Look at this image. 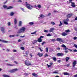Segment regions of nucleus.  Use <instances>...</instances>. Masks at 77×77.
<instances>
[{
    "instance_id": "nucleus-61",
    "label": "nucleus",
    "mask_w": 77,
    "mask_h": 77,
    "mask_svg": "<svg viewBox=\"0 0 77 77\" xmlns=\"http://www.w3.org/2000/svg\"><path fill=\"white\" fill-rule=\"evenodd\" d=\"M44 36H41L40 37V39H41V38H44Z\"/></svg>"
},
{
    "instance_id": "nucleus-21",
    "label": "nucleus",
    "mask_w": 77,
    "mask_h": 77,
    "mask_svg": "<svg viewBox=\"0 0 77 77\" xmlns=\"http://www.w3.org/2000/svg\"><path fill=\"white\" fill-rule=\"evenodd\" d=\"M7 65L8 66H14V64H7Z\"/></svg>"
},
{
    "instance_id": "nucleus-44",
    "label": "nucleus",
    "mask_w": 77,
    "mask_h": 77,
    "mask_svg": "<svg viewBox=\"0 0 77 77\" xmlns=\"http://www.w3.org/2000/svg\"><path fill=\"white\" fill-rule=\"evenodd\" d=\"M38 49H39V50H40V51L41 52L42 51H43V50L42 49H41V48H38Z\"/></svg>"
},
{
    "instance_id": "nucleus-24",
    "label": "nucleus",
    "mask_w": 77,
    "mask_h": 77,
    "mask_svg": "<svg viewBox=\"0 0 77 77\" xmlns=\"http://www.w3.org/2000/svg\"><path fill=\"white\" fill-rule=\"evenodd\" d=\"M29 24H30V25L31 26H32V25H33V24H34V23H33V22H31L29 23Z\"/></svg>"
},
{
    "instance_id": "nucleus-36",
    "label": "nucleus",
    "mask_w": 77,
    "mask_h": 77,
    "mask_svg": "<svg viewBox=\"0 0 77 77\" xmlns=\"http://www.w3.org/2000/svg\"><path fill=\"white\" fill-rule=\"evenodd\" d=\"M65 21H66V22H68L69 21V19L67 18L66 20H64Z\"/></svg>"
},
{
    "instance_id": "nucleus-53",
    "label": "nucleus",
    "mask_w": 77,
    "mask_h": 77,
    "mask_svg": "<svg viewBox=\"0 0 77 77\" xmlns=\"http://www.w3.org/2000/svg\"><path fill=\"white\" fill-rule=\"evenodd\" d=\"M14 28V29H18V28L17 27V26H15Z\"/></svg>"
},
{
    "instance_id": "nucleus-12",
    "label": "nucleus",
    "mask_w": 77,
    "mask_h": 77,
    "mask_svg": "<svg viewBox=\"0 0 77 77\" xmlns=\"http://www.w3.org/2000/svg\"><path fill=\"white\" fill-rule=\"evenodd\" d=\"M0 42H4V43H8V42H9L8 41H6L4 40H2L1 39H0Z\"/></svg>"
},
{
    "instance_id": "nucleus-54",
    "label": "nucleus",
    "mask_w": 77,
    "mask_h": 77,
    "mask_svg": "<svg viewBox=\"0 0 77 77\" xmlns=\"http://www.w3.org/2000/svg\"><path fill=\"white\" fill-rule=\"evenodd\" d=\"M54 13H56L57 12H58V11H54Z\"/></svg>"
},
{
    "instance_id": "nucleus-30",
    "label": "nucleus",
    "mask_w": 77,
    "mask_h": 77,
    "mask_svg": "<svg viewBox=\"0 0 77 77\" xmlns=\"http://www.w3.org/2000/svg\"><path fill=\"white\" fill-rule=\"evenodd\" d=\"M14 12H11L10 15L11 16H13V15H14Z\"/></svg>"
},
{
    "instance_id": "nucleus-31",
    "label": "nucleus",
    "mask_w": 77,
    "mask_h": 77,
    "mask_svg": "<svg viewBox=\"0 0 77 77\" xmlns=\"http://www.w3.org/2000/svg\"><path fill=\"white\" fill-rule=\"evenodd\" d=\"M36 32H37V31H35L34 32H32L31 33V35H33V34H36Z\"/></svg>"
},
{
    "instance_id": "nucleus-19",
    "label": "nucleus",
    "mask_w": 77,
    "mask_h": 77,
    "mask_svg": "<svg viewBox=\"0 0 77 77\" xmlns=\"http://www.w3.org/2000/svg\"><path fill=\"white\" fill-rule=\"evenodd\" d=\"M17 23V19H16V18H15L14 20V24L15 25H16V24Z\"/></svg>"
},
{
    "instance_id": "nucleus-40",
    "label": "nucleus",
    "mask_w": 77,
    "mask_h": 77,
    "mask_svg": "<svg viewBox=\"0 0 77 77\" xmlns=\"http://www.w3.org/2000/svg\"><path fill=\"white\" fill-rule=\"evenodd\" d=\"M46 43L45 42H43L42 43V45H43L44 44H46Z\"/></svg>"
},
{
    "instance_id": "nucleus-45",
    "label": "nucleus",
    "mask_w": 77,
    "mask_h": 77,
    "mask_svg": "<svg viewBox=\"0 0 77 77\" xmlns=\"http://www.w3.org/2000/svg\"><path fill=\"white\" fill-rule=\"evenodd\" d=\"M77 37H74L73 38V39H74V40H76V39H77Z\"/></svg>"
},
{
    "instance_id": "nucleus-51",
    "label": "nucleus",
    "mask_w": 77,
    "mask_h": 77,
    "mask_svg": "<svg viewBox=\"0 0 77 77\" xmlns=\"http://www.w3.org/2000/svg\"><path fill=\"white\" fill-rule=\"evenodd\" d=\"M74 45L75 47V48H77V45L75 44Z\"/></svg>"
},
{
    "instance_id": "nucleus-57",
    "label": "nucleus",
    "mask_w": 77,
    "mask_h": 77,
    "mask_svg": "<svg viewBox=\"0 0 77 77\" xmlns=\"http://www.w3.org/2000/svg\"><path fill=\"white\" fill-rule=\"evenodd\" d=\"M69 3H71V2H72V0H69Z\"/></svg>"
},
{
    "instance_id": "nucleus-52",
    "label": "nucleus",
    "mask_w": 77,
    "mask_h": 77,
    "mask_svg": "<svg viewBox=\"0 0 77 77\" xmlns=\"http://www.w3.org/2000/svg\"><path fill=\"white\" fill-rule=\"evenodd\" d=\"M21 49L23 50H24V48L23 47H21Z\"/></svg>"
},
{
    "instance_id": "nucleus-37",
    "label": "nucleus",
    "mask_w": 77,
    "mask_h": 77,
    "mask_svg": "<svg viewBox=\"0 0 77 77\" xmlns=\"http://www.w3.org/2000/svg\"><path fill=\"white\" fill-rule=\"evenodd\" d=\"M37 7L38 8H41V6L39 5H37Z\"/></svg>"
},
{
    "instance_id": "nucleus-8",
    "label": "nucleus",
    "mask_w": 77,
    "mask_h": 77,
    "mask_svg": "<svg viewBox=\"0 0 77 77\" xmlns=\"http://www.w3.org/2000/svg\"><path fill=\"white\" fill-rule=\"evenodd\" d=\"M57 55L58 56H64V54L62 53H58Z\"/></svg>"
},
{
    "instance_id": "nucleus-62",
    "label": "nucleus",
    "mask_w": 77,
    "mask_h": 77,
    "mask_svg": "<svg viewBox=\"0 0 77 77\" xmlns=\"http://www.w3.org/2000/svg\"><path fill=\"white\" fill-rule=\"evenodd\" d=\"M47 56H48V55L47 54H46L45 55V57H47Z\"/></svg>"
},
{
    "instance_id": "nucleus-55",
    "label": "nucleus",
    "mask_w": 77,
    "mask_h": 77,
    "mask_svg": "<svg viewBox=\"0 0 77 77\" xmlns=\"http://www.w3.org/2000/svg\"><path fill=\"white\" fill-rule=\"evenodd\" d=\"M24 75H29V74H28V73H25L24 74Z\"/></svg>"
},
{
    "instance_id": "nucleus-25",
    "label": "nucleus",
    "mask_w": 77,
    "mask_h": 77,
    "mask_svg": "<svg viewBox=\"0 0 77 77\" xmlns=\"http://www.w3.org/2000/svg\"><path fill=\"white\" fill-rule=\"evenodd\" d=\"M12 8H13V7L12 6H9L8 7V9H12Z\"/></svg>"
},
{
    "instance_id": "nucleus-49",
    "label": "nucleus",
    "mask_w": 77,
    "mask_h": 77,
    "mask_svg": "<svg viewBox=\"0 0 77 77\" xmlns=\"http://www.w3.org/2000/svg\"><path fill=\"white\" fill-rule=\"evenodd\" d=\"M70 65V64L69 63L67 65H66V66L67 67H68V66H69Z\"/></svg>"
},
{
    "instance_id": "nucleus-23",
    "label": "nucleus",
    "mask_w": 77,
    "mask_h": 77,
    "mask_svg": "<svg viewBox=\"0 0 77 77\" xmlns=\"http://www.w3.org/2000/svg\"><path fill=\"white\" fill-rule=\"evenodd\" d=\"M52 59L54 62L56 61V57H53Z\"/></svg>"
},
{
    "instance_id": "nucleus-16",
    "label": "nucleus",
    "mask_w": 77,
    "mask_h": 77,
    "mask_svg": "<svg viewBox=\"0 0 77 77\" xmlns=\"http://www.w3.org/2000/svg\"><path fill=\"white\" fill-rule=\"evenodd\" d=\"M63 74L65 75H69V73L67 72H64L63 73Z\"/></svg>"
},
{
    "instance_id": "nucleus-22",
    "label": "nucleus",
    "mask_w": 77,
    "mask_h": 77,
    "mask_svg": "<svg viewBox=\"0 0 77 77\" xmlns=\"http://www.w3.org/2000/svg\"><path fill=\"white\" fill-rule=\"evenodd\" d=\"M19 26H22V22L21 21H20Z\"/></svg>"
},
{
    "instance_id": "nucleus-1",
    "label": "nucleus",
    "mask_w": 77,
    "mask_h": 77,
    "mask_svg": "<svg viewBox=\"0 0 77 77\" xmlns=\"http://www.w3.org/2000/svg\"><path fill=\"white\" fill-rule=\"evenodd\" d=\"M61 47H63V48H64L63 49V50H65V51H64L65 53H67L68 52V51H67V50H70V51H72V50L66 48V46L64 45H61Z\"/></svg>"
},
{
    "instance_id": "nucleus-34",
    "label": "nucleus",
    "mask_w": 77,
    "mask_h": 77,
    "mask_svg": "<svg viewBox=\"0 0 77 77\" xmlns=\"http://www.w3.org/2000/svg\"><path fill=\"white\" fill-rule=\"evenodd\" d=\"M37 41H38L37 40H34V42H32V44H35V43H36L37 42Z\"/></svg>"
},
{
    "instance_id": "nucleus-18",
    "label": "nucleus",
    "mask_w": 77,
    "mask_h": 77,
    "mask_svg": "<svg viewBox=\"0 0 77 77\" xmlns=\"http://www.w3.org/2000/svg\"><path fill=\"white\" fill-rule=\"evenodd\" d=\"M38 41L39 42H41L42 41V40L41 38H39L38 39Z\"/></svg>"
},
{
    "instance_id": "nucleus-2",
    "label": "nucleus",
    "mask_w": 77,
    "mask_h": 77,
    "mask_svg": "<svg viewBox=\"0 0 77 77\" xmlns=\"http://www.w3.org/2000/svg\"><path fill=\"white\" fill-rule=\"evenodd\" d=\"M26 30V28L25 27H22L20 30H19L17 33H24Z\"/></svg>"
},
{
    "instance_id": "nucleus-20",
    "label": "nucleus",
    "mask_w": 77,
    "mask_h": 77,
    "mask_svg": "<svg viewBox=\"0 0 77 77\" xmlns=\"http://www.w3.org/2000/svg\"><path fill=\"white\" fill-rule=\"evenodd\" d=\"M71 17H72V14H69L66 15L67 18H70Z\"/></svg>"
},
{
    "instance_id": "nucleus-32",
    "label": "nucleus",
    "mask_w": 77,
    "mask_h": 77,
    "mask_svg": "<svg viewBox=\"0 0 77 77\" xmlns=\"http://www.w3.org/2000/svg\"><path fill=\"white\" fill-rule=\"evenodd\" d=\"M51 23L52 25H55V23L53 22H51Z\"/></svg>"
},
{
    "instance_id": "nucleus-11",
    "label": "nucleus",
    "mask_w": 77,
    "mask_h": 77,
    "mask_svg": "<svg viewBox=\"0 0 77 77\" xmlns=\"http://www.w3.org/2000/svg\"><path fill=\"white\" fill-rule=\"evenodd\" d=\"M71 6H72V7H73V8H74V7H75V5L74 4H75V3L74 2H71Z\"/></svg>"
},
{
    "instance_id": "nucleus-38",
    "label": "nucleus",
    "mask_w": 77,
    "mask_h": 77,
    "mask_svg": "<svg viewBox=\"0 0 77 77\" xmlns=\"http://www.w3.org/2000/svg\"><path fill=\"white\" fill-rule=\"evenodd\" d=\"M62 22H61V21L60 22V24L59 25V26L60 27V26H62Z\"/></svg>"
},
{
    "instance_id": "nucleus-46",
    "label": "nucleus",
    "mask_w": 77,
    "mask_h": 77,
    "mask_svg": "<svg viewBox=\"0 0 77 77\" xmlns=\"http://www.w3.org/2000/svg\"><path fill=\"white\" fill-rule=\"evenodd\" d=\"M51 41H52V42H54V41H56V40L55 39H52Z\"/></svg>"
},
{
    "instance_id": "nucleus-4",
    "label": "nucleus",
    "mask_w": 77,
    "mask_h": 77,
    "mask_svg": "<svg viewBox=\"0 0 77 77\" xmlns=\"http://www.w3.org/2000/svg\"><path fill=\"white\" fill-rule=\"evenodd\" d=\"M17 71H18V69L16 68L9 70L8 72H10V73H14V72Z\"/></svg>"
},
{
    "instance_id": "nucleus-43",
    "label": "nucleus",
    "mask_w": 77,
    "mask_h": 77,
    "mask_svg": "<svg viewBox=\"0 0 77 77\" xmlns=\"http://www.w3.org/2000/svg\"><path fill=\"white\" fill-rule=\"evenodd\" d=\"M56 49L58 50H60V47H57L56 48Z\"/></svg>"
},
{
    "instance_id": "nucleus-41",
    "label": "nucleus",
    "mask_w": 77,
    "mask_h": 77,
    "mask_svg": "<svg viewBox=\"0 0 77 77\" xmlns=\"http://www.w3.org/2000/svg\"><path fill=\"white\" fill-rule=\"evenodd\" d=\"M47 36H51V35L50 34L48 33L47 34Z\"/></svg>"
},
{
    "instance_id": "nucleus-27",
    "label": "nucleus",
    "mask_w": 77,
    "mask_h": 77,
    "mask_svg": "<svg viewBox=\"0 0 77 77\" xmlns=\"http://www.w3.org/2000/svg\"><path fill=\"white\" fill-rule=\"evenodd\" d=\"M65 32L66 33H69V32H70V30L69 29H67L65 31Z\"/></svg>"
},
{
    "instance_id": "nucleus-42",
    "label": "nucleus",
    "mask_w": 77,
    "mask_h": 77,
    "mask_svg": "<svg viewBox=\"0 0 77 77\" xmlns=\"http://www.w3.org/2000/svg\"><path fill=\"white\" fill-rule=\"evenodd\" d=\"M44 32H45V33H48V30L45 29L44 31Z\"/></svg>"
},
{
    "instance_id": "nucleus-6",
    "label": "nucleus",
    "mask_w": 77,
    "mask_h": 77,
    "mask_svg": "<svg viewBox=\"0 0 77 77\" xmlns=\"http://www.w3.org/2000/svg\"><path fill=\"white\" fill-rule=\"evenodd\" d=\"M57 41H58L59 42H64V41L62 39L60 38H58L57 39Z\"/></svg>"
},
{
    "instance_id": "nucleus-39",
    "label": "nucleus",
    "mask_w": 77,
    "mask_h": 77,
    "mask_svg": "<svg viewBox=\"0 0 77 77\" xmlns=\"http://www.w3.org/2000/svg\"><path fill=\"white\" fill-rule=\"evenodd\" d=\"M40 17H41V18H44V15H43V14H41L40 15Z\"/></svg>"
},
{
    "instance_id": "nucleus-5",
    "label": "nucleus",
    "mask_w": 77,
    "mask_h": 77,
    "mask_svg": "<svg viewBox=\"0 0 77 77\" xmlns=\"http://www.w3.org/2000/svg\"><path fill=\"white\" fill-rule=\"evenodd\" d=\"M25 62L26 65L27 66H30L31 65L30 62H29V61L26 60L25 61Z\"/></svg>"
},
{
    "instance_id": "nucleus-9",
    "label": "nucleus",
    "mask_w": 77,
    "mask_h": 77,
    "mask_svg": "<svg viewBox=\"0 0 77 77\" xmlns=\"http://www.w3.org/2000/svg\"><path fill=\"white\" fill-rule=\"evenodd\" d=\"M1 30L3 33H5V28L3 27L1 28Z\"/></svg>"
},
{
    "instance_id": "nucleus-48",
    "label": "nucleus",
    "mask_w": 77,
    "mask_h": 77,
    "mask_svg": "<svg viewBox=\"0 0 77 77\" xmlns=\"http://www.w3.org/2000/svg\"><path fill=\"white\" fill-rule=\"evenodd\" d=\"M36 74L35 73H32V75H33V76H35V75H36Z\"/></svg>"
},
{
    "instance_id": "nucleus-29",
    "label": "nucleus",
    "mask_w": 77,
    "mask_h": 77,
    "mask_svg": "<svg viewBox=\"0 0 77 77\" xmlns=\"http://www.w3.org/2000/svg\"><path fill=\"white\" fill-rule=\"evenodd\" d=\"M3 76L4 77H9V76L6 75H3Z\"/></svg>"
},
{
    "instance_id": "nucleus-33",
    "label": "nucleus",
    "mask_w": 77,
    "mask_h": 77,
    "mask_svg": "<svg viewBox=\"0 0 77 77\" xmlns=\"http://www.w3.org/2000/svg\"><path fill=\"white\" fill-rule=\"evenodd\" d=\"M64 24H66V25H68V23L66 21H64Z\"/></svg>"
},
{
    "instance_id": "nucleus-28",
    "label": "nucleus",
    "mask_w": 77,
    "mask_h": 77,
    "mask_svg": "<svg viewBox=\"0 0 77 77\" xmlns=\"http://www.w3.org/2000/svg\"><path fill=\"white\" fill-rule=\"evenodd\" d=\"M15 37V35H10L9 36V37L10 38H14V37Z\"/></svg>"
},
{
    "instance_id": "nucleus-47",
    "label": "nucleus",
    "mask_w": 77,
    "mask_h": 77,
    "mask_svg": "<svg viewBox=\"0 0 77 77\" xmlns=\"http://www.w3.org/2000/svg\"><path fill=\"white\" fill-rule=\"evenodd\" d=\"M8 26H11V23L10 22H9L8 23Z\"/></svg>"
},
{
    "instance_id": "nucleus-35",
    "label": "nucleus",
    "mask_w": 77,
    "mask_h": 77,
    "mask_svg": "<svg viewBox=\"0 0 77 77\" xmlns=\"http://www.w3.org/2000/svg\"><path fill=\"white\" fill-rule=\"evenodd\" d=\"M25 54L26 55H28V54H29V51H26L25 52Z\"/></svg>"
},
{
    "instance_id": "nucleus-64",
    "label": "nucleus",
    "mask_w": 77,
    "mask_h": 77,
    "mask_svg": "<svg viewBox=\"0 0 77 77\" xmlns=\"http://www.w3.org/2000/svg\"><path fill=\"white\" fill-rule=\"evenodd\" d=\"M75 77H77V74L74 75Z\"/></svg>"
},
{
    "instance_id": "nucleus-63",
    "label": "nucleus",
    "mask_w": 77,
    "mask_h": 77,
    "mask_svg": "<svg viewBox=\"0 0 77 77\" xmlns=\"http://www.w3.org/2000/svg\"><path fill=\"white\" fill-rule=\"evenodd\" d=\"M75 20L76 21H77V17L75 18Z\"/></svg>"
},
{
    "instance_id": "nucleus-14",
    "label": "nucleus",
    "mask_w": 77,
    "mask_h": 77,
    "mask_svg": "<svg viewBox=\"0 0 77 77\" xmlns=\"http://www.w3.org/2000/svg\"><path fill=\"white\" fill-rule=\"evenodd\" d=\"M3 8H4V9H6L7 10H8V6H7V5H4L3 6Z\"/></svg>"
},
{
    "instance_id": "nucleus-26",
    "label": "nucleus",
    "mask_w": 77,
    "mask_h": 77,
    "mask_svg": "<svg viewBox=\"0 0 77 77\" xmlns=\"http://www.w3.org/2000/svg\"><path fill=\"white\" fill-rule=\"evenodd\" d=\"M58 71H54L53 73V74H58Z\"/></svg>"
},
{
    "instance_id": "nucleus-13",
    "label": "nucleus",
    "mask_w": 77,
    "mask_h": 77,
    "mask_svg": "<svg viewBox=\"0 0 77 77\" xmlns=\"http://www.w3.org/2000/svg\"><path fill=\"white\" fill-rule=\"evenodd\" d=\"M64 59L66 60V62H67L68 61V60L70 59V58L69 57H66V58Z\"/></svg>"
},
{
    "instance_id": "nucleus-3",
    "label": "nucleus",
    "mask_w": 77,
    "mask_h": 77,
    "mask_svg": "<svg viewBox=\"0 0 77 77\" xmlns=\"http://www.w3.org/2000/svg\"><path fill=\"white\" fill-rule=\"evenodd\" d=\"M25 3L26 4V6L27 8H28V9H29L31 10L32 9V8H33V6L30 5V4H27V2H26Z\"/></svg>"
},
{
    "instance_id": "nucleus-56",
    "label": "nucleus",
    "mask_w": 77,
    "mask_h": 77,
    "mask_svg": "<svg viewBox=\"0 0 77 77\" xmlns=\"http://www.w3.org/2000/svg\"><path fill=\"white\" fill-rule=\"evenodd\" d=\"M35 8L36 9H38V6L36 5H35Z\"/></svg>"
},
{
    "instance_id": "nucleus-60",
    "label": "nucleus",
    "mask_w": 77,
    "mask_h": 77,
    "mask_svg": "<svg viewBox=\"0 0 77 77\" xmlns=\"http://www.w3.org/2000/svg\"><path fill=\"white\" fill-rule=\"evenodd\" d=\"M73 51H74V52H77V50H76V49H75V50H73Z\"/></svg>"
},
{
    "instance_id": "nucleus-7",
    "label": "nucleus",
    "mask_w": 77,
    "mask_h": 77,
    "mask_svg": "<svg viewBox=\"0 0 77 77\" xmlns=\"http://www.w3.org/2000/svg\"><path fill=\"white\" fill-rule=\"evenodd\" d=\"M77 63V61L76 60H75L72 63V67L73 68H74L75 66V65H76V64Z\"/></svg>"
},
{
    "instance_id": "nucleus-50",
    "label": "nucleus",
    "mask_w": 77,
    "mask_h": 77,
    "mask_svg": "<svg viewBox=\"0 0 77 77\" xmlns=\"http://www.w3.org/2000/svg\"><path fill=\"white\" fill-rule=\"evenodd\" d=\"M17 2L19 3H21V2H22V1H21V0H18Z\"/></svg>"
},
{
    "instance_id": "nucleus-17",
    "label": "nucleus",
    "mask_w": 77,
    "mask_h": 77,
    "mask_svg": "<svg viewBox=\"0 0 77 77\" xmlns=\"http://www.w3.org/2000/svg\"><path fill=\"white\" fill-rule=\"evenodd\" d=\"M67 35V34L65 32H63L62 34V36H65Z\"/></svg>"
},
{
    "instance_id": "nucleus-10",
    "label": "nucleus",
    "mask_w": 77,
    "mask_h": 77,
    "mask_svg": "<svg viewBox=\"0 0 77 77\" xmlns=\"http://www.w3.org/2000/svg\"><path fill=\"white\" fill-rule=\"evenodd\" d=\"M54 30V28H50V29L49 30V32H53Z\"/></svg>"
},
{
    "instance_id": "nucleus-15",
    "label": "nucleus",
    "mask_w": 77,
    "mask_h": 77,
    "mask_svg": "<svg viewBox=\"0 0 77 77\" xmlns=\"http://www.w3.org/2000/svg\"><path fill=\"white\" fill-rule=\"evenodd\" d=\"M37 55H38V56L40 57H41L43 55V54H42V53H39L37 54Z\"/></svg>"
},
{
    "instance_id": "nucleus-59",
    "label": "nucleus",
    "mask_w": 77,
    "mask_h": 77,
    "mask_svg": "<svg viewBox=\"0 0 77 77\" xmlns=\"http://www.w3.org/2000/svg\"><path fill=\"white\" fill-rule=\"evenodd\" d=\"M34 77H38V75H37V74H36L35 76H34Z\"/></svg>"
},
{
    "instance_id": "nucleus-58",
    "label": "nucleus",
    "mask_w": 77,
    "mask_h": 77,
    "mask_svg": "<svg viewBox=\"0 0 77 77\" xmlns=\"http://www.w3.org/2000/svg\"><path fill=\"white\" fill-rule=\"evenodd\" d=\"M48 48H46V51L47 52H48Z\"/></svg>"
}]
</instances>
